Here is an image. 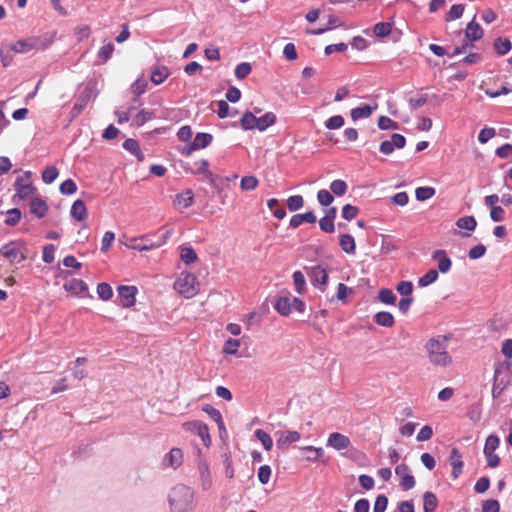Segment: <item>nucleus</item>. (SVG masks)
Segmentation results:
<instances>
[{
    "mask_svg": "<svg viewBox=\"0 0 512 512\" xmlns=\"http://www.w3.org/2000/svg\"><path fill=\"white\" fill-rule=\"evenodd\" d=\"M449 339L450 336L437 335L426 342L424 348L433 366L446 368L452 364L453 359L448 352Z\"/></svg>",
    "mask_w": 512,
    "mask_h": 512,
    "instance_id": "f257e3e1",
    "label": "nucleus"
},
{
    "mask_svg": "<svg viewBox=\"0 0 512 512\" xmlns=\"http://www.w3.org/2000/svg\"><path fill=\"white\" fill-rule=\"evenodd\" d=\"M194 491L185 485H176L170 492L169 505L172 512H190L194 509Z\"/></svg>",
    "mask_w": 512,
    "mask_h": 512,
    "instance_id": "f03ea898",
    "label": "nucleus"
},
{
    "mask_svg": "<svg viewBox=\"0 0 512 512\" xmlns=\"http://www.w3.org/2000/svg\"><path fill=\"white\" fill-rule=\"evenodd\" d=\"M0 255L7 258L11 263L18 264L27 259L28 248L22 241H13L1 247Z\"/></svg>",
    "mask_w": 512,
    "mask_h": 512,
    "instance_id": "7ed1b4c3",
    "label": "nucleus"
},
{
    "mask_svg": "<svg viewBox=\"0 0 512 512\" xmlns=\"http://www.w3.org/2000/svg\"><path fill=\"white\" fill-rule=\"evenodd\" d=\"M197 278L194 274L182 272L174 283L175 290L186 298L197 294Z\"/></svg>",
    "mask_w": 512,
    "mask_h": 512,
    "instance_id": "20e7f679",
    "label": "nucleus"
},
{
    "mask_svg": "<svg viewBox=\"0 0 512 512\" xmlns=\"http://www.w3.org/2000/svg\"><path fill=\"white\" fill-rule=\"evenodd\" d=\"M30 175V172H25L24 175L19 176L14 183L16 195L20 199L24 200L30 198L35 191V188L30 181Z\"/></svg>",
    "mask_w": 512,
    "mask_h": 512,
    "instance_id": "39448f33",
    "label": "nucleus"
},
{
    "mask_svg": "<svg viewBox=\"0 0 512 512\" xmlns=\"http://www.w3.org/2000/svg\"><path fill=\"white\" fill-rule=\"evenodd\" d=\"M183 428L187 431L196 433L206 447L211 444L208 426L201 421H190L183 424Z\"/></svg>",
    "mask_w": 512,
    "mask_h": 512,
    "instance_id": "423d86ee",
    "label": "nucleus"
},
{
    "mask_svg": "<svg viewBox=\"0 0 512 512\" xmlns=\"http://www.w3.org/2000/svg\"><path fill=\"white\" fill-rule=\"evenodd\" d=\"M91 97V90L89 88H85L76 99V102L74 106L72 107L69 115L68 120L69 122H72L74 119H76L81 112L86 108L89 100Z\"/></svg>",
    "mask_w": 512,
    "mask_h": 512,
    "instance_id": "0eeeda50",
    "label": "nucleus"
},
{
    "mask_svg": "<svg viewBox=\"0 0 512 512\" xmlns=\"http://www.w3.org/2000/svg\"><path fill=\"white\" fill-rule=\"evenodd\" d=\"M131 242L132 243L129 245L130 248L137 251H148L161 247L166 242V238L159 237L157 241H152L148 237H143L140 239H133Z\"/></svg>",
    "mask_w": 512,
    "mask_h": 512,
    "instance_id": "6e6552de",
    "label": "nucleus"
},
{
    "mask_svg": "<svg viewBox=\"0 0 512 512\" xmlns=\"http://www.w3.org/2000/svg\"><path fill=\"white\" fill-rule=\"evenodd\" d=\"M326 446L337 451H341L348 449L351 446V441L346 435L339 432H333L329 434Z\"/></svg>",
    "mask_w": 512,
    "mask_h": 512,
    "instance_id": "1a4fd4ad",
    "label": "nucleus"
},
{
    "mask_svg": "<svg viewBox=\"0 0 512 512\" xmlns=\"http://www.w3.org/2000/svg\"><path fill=\"white\" fill-rule=\"evenodd\" d=\"M117 291L121 306L131 307L135 304V296L137 293L135 286L122 285L118 287Z\"/></svg>",
    "mask_w": 512,
    "mask_h": 512,
    "instance_id": "9d476101",
    "label": "nucleus"
},
{
    "mask_svg": "<svg viewBox=\"0 0 512 512\" xmlns=\"http://www.w3.org/2000/svg\"><path fill=\"white\" fill-rule=\"evenodd\" d=\"M39 38L38 37H29L26 39H19L15 43L11 45V50L15 53H28L32 51L33 49H36L39 45Z\"/></svg>",
    "mask_w": 512,
    "mask_h": 512,
    "instance_id": "9b49d317",
    "label": "nucleus"
},
{
    "mask_svg": "<svg viewBox=\"0 0 512 512\" xmlns=\"http://www.w3.org/2000/svg\"><path fill=\"white\" fill-rule=\"evenodd\" d=\"M278 438L276 446L279 450H285L291 443L297 442L301 438V434L297 431L277 432Z\"/></svg>",
    "mask_w": 512,
    "mask_h": 512,
    "instance_id": "f8f14e48",
    "label": "nucleus"
},
{
    "mask_svg": "<svg viewBox=\"0 0 512 512\" xmlns=\"http://www.w3.org/2000/svg\"><path fill=\"white\" fill-rule=\"evenodd\" d=\"M198 471L200 475V485L203 491H207L212 486V477L209 466L205 460H199Z\"/></svg>",
    "mask_w": 512,
    "mask_h": 512,
    "instance_id": "ddd939ff",
    "label": "nucleus"
},
{
    "mask_svg": "<svg viewBox=\"0 0 512 512\" xmlns=\"http://www.w3.org/2000/svg\"><path fill=\"white\" fill-rule=\"evenodd\" d=\"M307 274L310 277L311 282L314 285H317V284L325 285L327 283L328 273L320 265L309 268V271H307Z\"/></svg>",
    "mask_w": 512,
    "mask_h": 512,
    "instance_id": "4468645a",
    "label": "nucleus"
},
{
    "mask_svg": "<svg viewBox=\"0 0 512 512\" xmlns=\"http://www.w3.org/2000/svg\"><path fill=\"white\" fill-rule=\"evenodd\" d=\"M213 140V136L210 133H198L196 134L191 146L187 150V155H190L192 151L203 149L210 145Z\"/></svg>",
    "mask_w": 512,
    "mask_h": 512,
    "instance_id": "2eb2a0df",
    "label": "nucleus"
},
{
    "mask_svg": "<svg viewBox=\"0 0 512 512\" xmlns=\"http://www.w3.org/2000/svg\"><path fill=\"white\" fill-rule=\"evenodd\" d=\"M449 460L452 466V477L457 479L463 471L462 456L457 448L451 450Z\"/></svg>",
    "mask_w": 512,
    "mask_h": 512,
    "instance_id": "dca6fc26",
    "label": "nucleus"
},
{
    "mask_svg": "<svg viewBox=\"0 0 512 512\" xmlns=\"http://www.w3.org/2000/svg\"><path fill=\"white\" fill-rule=\"evenodd\" d=\"M183 462V452L180 448H172L164 457V464L178 468Z\"/></svg>",
    "mask_w": 512,
    "mask_h": 512,
    "instance_id": "f3484780",
    "label": "nucleus"
},
{
    "mask_svg": "<svg viewBox=\"0 0 512 512\" xmlns=\"http://www.w3.org/2000/svg\"><path fill=\"white\" fill-rule=\"evenodd\" d=\"M194 202V193L191 189H186L185 191L177 194L174 199V205L179 209H186L190 207Z\"/></svg>",
    "mask_w": 512,
    "mask_h": 512,
    "instance_id": "a211bd4d",
    "label": "nucleus"
},
{
    "mask_svg": "<svg viewBox=\"0 0 512 512\" xmlns=\"http://www.w3.org/2000/svg\"><path fill=\"white\" fill-rule=\"evenodd\" d=\"M432 258L438 260V270L441 273H447L451 269L452 261L444 250H436L432 254Z\"/></svg>",
    "mask_w": 512,
    "mask_h": 512,
    "instance_id": "6ab92c4d",
    "label": "nucleus"
},
{
    "mask_svg": "<svg viewBox=\"0 0 512 512\" xmlns=\"http://www.w3.org/2000/svg\"><path fill=\"white\" fill-rule=\"evenodd\" d=\"M317 221V218L315 214L312 211H308L303 214H295L291 217L289 225L292 228L299 227L302 223L306 222L309 224H315Z\"/></svg>",
    "mask_w": 512,
    "mask_h": 512,
    "instance_id": "aec40b11",
    "label": "nucleus"
},
{
    "mask_svg": "<svg viewBox=\"0 0 512 512\" xmlns=\"http://www.w3.org/2000/svg\"><path fill=\"white\" fill-rule=\"evenodd\" d=\"M275 310L282 316H287L292 311V302L290 296H281L277 299L275 305Z\"/></svg>",
    "mask_w": 512,
    "mask_h": 512,
    "instance_id": "412c9836",
    "label": "nucleus"
},
{
    "mask_svg": "<svg viewBox=\"0 0 512 512\" xmlns=\"http://www.w3.org/2000/svg\"><path fill=\"white\" fill-rule=\"evenodd\" d=\"M30 212L37 216L38 218H42L46 215L48 211V205L46 202L41 198H34L30 202Z\"/></svg>",
    "mask_w": 512,
    "mask_h": 512,
    "instance_id": "4be33fe9",
    "label": "nucleus"
},
{
    "mask_svg": "<svg viewBox=\"0 0 512 512\" xmlns=\"http://www.w3.org/2000/svg\"><path fill=\"white\" fill-rule=\"evenodd\" d=\"M70 214L77 221L85 220L88 213L84 202L80 199L76 200L71 207Z\"/></svg>",
    "mask_w": 512,
    "mask_h": 512,
    "instance_id": "5701e85b",
    "label": "nucleus"
},
{
    "mask_svg": "<svg viewBox=\"0 0 512 512\" xmlns=\"http://www.w3.org/2000/svg\"><path fill=\"white\" fill-rule=\"evenodd\" d=\"M483 34V29L474 20L468 23L465 30L467 39L471 41H477L483 37Z\"/></svg>",
    "mask_w": 512,
    "mask_h": 512,
    "instance_id": "b1692460",
    "label": "nucleus"
},
{
    "mask_svg": "<svg viewBox=\"0 0 512 512\" xmlns=\"http://www.w3.org/2000/svg\"><path fill=\"white\" fill-rule=\"evenodd\" d=\"M339 245L347 254H354L356 251L355 240L350 234H341L339 237Z\"/></svg>",
    "mask_w": 512,
    "mask_h": 512,
    "instance_id": "393cba45",
    "label": "nucleus"
},
{
    "mask_svg": "<svg viewBox=\"0 0 512 512\" xmlns=\"http://www.w3.org/2000/svg\"><path fill=\"white\" fill-rule=\"evenodd\" d=\"M194 166H195V169H194V170H192V173H193V174H202V175H204V177H205L207 180H209V181L213 182V180H214V175H213V173L208 169V167H209V162H208V160H206V159H202V160H200V161L196 162V163L194 164Z\"/></svg>",
    "mask_w": 512,
    "mask_h": 512,
    "instance_id": "a878e982",
    "label": "nucleus"
},
{
    "mask_svg": "<svg viewBox=\"0 0 512 512\" xmlns=\"http://www.w3.org/2000/svg\"><path fill=\"white\" fill-rule=\"evenodd\" d=\"M493 47L496 53L502 56L507 54L511 50L512 43L508 38L497 37L494 40Z\"/></svg>",
    "mask_w": 512,
    "mask_h": 512,
    "instance_id": "bb28decb",
    "label": "nucleus"
},
{
    "mask_svg": "<svg viewBox=\"0 0 512 512\" xmlns=\"http://www.w3.org/2000/svg\"><path fill=\"white\" fill-rule=\"evenodd\" d=\"M300 450L304 453L308 461H317L324 455V450L321 447L305 446L300 448Z\"/></svg>",
    "mask_w": 512,
    "mask_h": 512,
    "instance_id": "cd10ccee",
    "label": "nucleus"
},
{
    "mask_svg": "<svg viewBox=\"0 0 512 512\" xmlns=\"http://www.w3.org/2000/svg\"><path fill=\"white\" fill-rule=\"evenodd\" d=\"M438 506V500L436 495L427 491L423 495V510L424 512H434Z\"/></svg>",
    "mask_w": 512,
    "mask_h": 512,
    "instance_id": "c85d7f7f",
    "label": "nucleus"
},
{
    "mask_svg": "<svg viewBox=\"0 0 512 512\" xmlns=\"http://www.w3.org/2000/svg\"><path fill=\"white\" fill-rule=\"evenodd\" d=\"M374 321L382 327H392L395 323L394 316L386 311H381L375 314Z\"/></svg>",
    "mask_w": 512,
    "mask_h": 512,
    "instance_id": "c756f323",
    "label": "nucleus"
},
{
    "mask_svg": "<svg viewBox=\"0 0 512 512\" xmlns=\"http://www.w3.org/2000/svg\"><path fill=\"white\" fill-rule=\"evenodd\" d=\"M276 122V115L273 112H267L261 117H257L256 128L260 131L266 130Z\"/></svg>",
    "mask_w": 512,
    "mask_h": 512,
    "instance_id": "7c9ffc66",
    "label": "nucleus"
},
{
    "mask_svg": "<svg viewBox=\"0 0 512 512\" xmlns=\"http://www.w3.org/2000/svg\"><path fill=\"white\" fill-rule=\"evenodd\" d=\"M123 148L137 157L139 161L144 160V154L141 152L138 142L129 138L124 141Z\"/></svg>",
    "mask_w": 512,
    "mask_h": 512,
    "instance_id": "2f4dec72",
    "label": "nucleus"
},
{
    "mask_svg": "<svg viewBox=\"0 0 512 512\" xmlns=\"http://www.w3.org/2000/svg\"><path fill=\"white\" fill-rule=\"evenodd\" d=\"M64 288L66 291L73 292L75 294H80L87 290V285L83 280L80 279H72L66 284H64Z\"/></svg>",
    "mask_w": 512,
    "mask_h": 512,
    "instance_id": "473e14b6",
    "label": "nucleus"
},
{
    "mask_svg": "<svg viewBox=\"0 0 512 512\" xmlns=\"http://www.w3.org/2000/svg\"><path fill=\"white\" fill-rule=\"evenodd\" d=\"M240 123L244 130L255 129L257 125V117L252 112H245L240 119Z\"/></svg>",
    "mask_w": 512,
    "mask_h": 512,
    "instance_id": "72a5a7b5",
    "label": "nucleus"
},
{
    "mask_svg": "<svg viewBox=\"0 0 512 512\" xmlns=\"http://www.w3.org/2000/svg\"><path fill=\"white\" fill-rule=\"evenodd\" d=\"M169 76L167 67H157L151 72L150 79L154 84H161Z\"/></svg>",
    "mask_w": 512,
    "mask_h": 512,
    "instance_id": "f704fd0d",
    "label": "nucleus"
},
{
    "mask_svg": "<svg viewBox=\"0 0 512 512\" xmlns=\"http://www.w3.org/2000/svg\"><path fill=\"white\" fill-rule=\"evenodd\" d=\"M456 226L471 232L475 230L477 221L473 216H464L456 221Z\"/></svg>",
    "mask_w": 512,
    "mask_h": 512,
    "instance_id": "c9c22d12",
    "label": "nucleus"
},
{
    "mask_svg": "<svg viewBox=\"0 0 512 512\" xmlns=\"http://www.w3.org/2000/svg\"><path fill=\"white\" fill-rule=\"evenodd\" d=\"M202 410L206 412L218 424L220 430L225 429L222 415L218 409L207 404L202 408Z\"/></svg>",
    "mask_w": 512,
    "mask_h": 512,
    "instance_id": "e433bc0d",
    "label": "nucleus"
},
{
    "mask_svg": "<svg viewBox=\"0 0 512 512\" xmlns=\"http://www.w3.org/2000/svg\"><path fill=\"white\" fill-rule=\"evenodd\" d=\"M372 111H373V109L369 105H363L360 107H356L351 110V118L353 120L367 118L372 114Z\"/></svg>",
    "mask_w": 512,
    "mask_h": 512,
    "instance_id": "4c0bfd02",
    "label": "nucleus"
},
{
    "mask_svg": "<svg viewBox=\"0 0 512 512\" xmlns=\"http://www.w3.org/2000/svg\"><path fill=\"white\" fill-rule=\"evenodd\" d=\"M378 299L384 304L393 305L396 301V295L391 289L382 288L378 293Z\"/></svg>",
    "mask_w": 512,
    "mask_h": 512,
    "instance_id": "58836bf2",
    "label": "nucleus"
},
{
    "mask_svg": "<svg viewBox=\"0 0 512 512\" xmlns=\"http://www.w3.org/2000/svg\"><path fill=\"white\" fill-rule=\"evenodd\" d=\"M255 436L261 442L266 451H270L272 449L273 441L271 436L267 432H265L262 429H257L255 431Z\"/></svg>",
    "mask_w": 512,
    "mask_h": 512,
    "instance_id": "ea45409f",
    "label": "nucleus"
},
{
    "mask_svg": "<svg viewBox=\"0 0 512 512\" xmlns=\"http://www.w3.org/2000/svg\"><path fill=\"white\" fill-rule=\"evenodd\" d=\"M293 283L299 294H303L306 291V280L301 271H295L293 273Z\"/></svg>",
    "mask_w": 512,
    "mask_h": 512,
    "instance_id": "a19ab883",
    "label": "nucleus"
},
{
    "mask_svg": "<svg viewBox=\"0 0 512 512\" xmlns=\"http://www.w3.org/2000/svg\"><path fill=\"white\" fill-rule=\"evenodd\" d=\"M258 179L253 176V175H249V176H244L242 177L241 181H240V188L243 190V191H251V190H254L256 189V187L258 186Z\"/></svg>",
    "mask_w": 512,
    "mask_h": 512,
    "instance_id": "79ce46f5",
    "label": "nucleus"
},
{
    "mask_svg": "<svg viewBox=\"0 0 512 512\" xmlns=\"http://www.w3.org/2000/svg\"><path fill=\"white\" fill-rule=\"evenodd\" d=\"M97 294L100 299L107 301L113 296V290L108 283L102 282L97 286Z\"/></svg>",
    "mask_w": 512,
    "mask_h": 512,
    "instance_id": "37998d69",
    "label": "nucleus"
},
{
    "mask_svg": "<svg viewBox=\"0 0 512 512\" xmlns=\"http://www.w3.org/2000/svg\"><path fill=\"white\" fill-rule=\"evenodd\" d=\"M437 279L438 271L435 269H430L425 275L419 278L418 284L421 287H425L434 283Z\"/></svg>",
    "mask_w": 512,
    "mask_h": 512,
    "instance_id": "c03bdc74",
    "label": "nucleus"
},
{
    "mask_svg": "<svg viewBox=\"0 0 512 512\" xmlns=\"http://www.w3.org/2000/svg\"><path fill=\"white\" fill-rule=\"evenodd\" d=\"M435 195V189L432 187H418L415 191V196L418 201H425Z\"/></svg>",
    "mask_w": 512,
    "mask_h": 512,
    "instance_id": "a18cd8bd",
    "label": "nucleus"
},
{
    "mask_svg": "<svg viewBox=\"0 0 512 512\" xmlns=\"http://www.w3.org/2000/svg\"><path fill=\"white\" fill-rule=\"evenodd\" d=\"M347 184L344 180L337 179L330 184V190L336 196H343L347 192Z\"/></svg>",
    "mask_w": 512,
    "mask_h": 512,
    "instance_id": "49530a36",
    "label": "nucleus"
},
{
    "mask_svg": "<svg viewBox=\"0 0 512 512\" xmlns=\"http://www.w3.org/2000/svg\"><path fill=\"white\" fill-rule=\"evenodd\" d=\"M392 25L388 22H379L375 24L373 32L377 37H386L391 33Z\"/></svg>",
    "mask_w": 512,
    "mask_h": 512,
    "instance_id": "de8ad7c7",
    "label": "nucleus"
},
{
    "mask_svg": "<svg viewBox=\"0 0 512 512\" xmlns=\"http://www.w3.org/2000/svg\"><path fill=\"white\" fill-rule=\"evenodd\" d=\"M114 51V45L111 42H108L107 44L103 45L99 51H98V59L101 63H105L108 61V59L111 57L112 53Z\"/></svg>",
    "mask_w": 512,
    "mask_h": 512,
    "instance_id": "09e8293b",
    "label": "nucleus"
},
{
    "mask_svg": "<svg viewBox=\"0 0 512 512\" xmlns=\"http://www.w3.org/2000/svg\"><path fill=\"white\" fill-rule=\"evenodd\" d=\"M154 117L153 112L147 111L145 109H142L134 118H133V125L135 126H142L147 121L151 120Z\"/></svg>",
    "mask_w": 512,
    "mask_h": 512,
    "instance_id": "8fccbe9b",
    "label": "nucleus"
},
{
    "mask_svg": "<svg viewBox=\"0 0 512 512\" xmlns=\"http://www.w3.org/2000/svg\"><path fill=\"white\" fill-rule=\"evenodd\" d=\"M463 12H464V5L455 4L450 8L449 12L446 14L445 20L450 22V21L459 19L460 17H462Z\"/></svg>",
    "mask_w": 512,
    "mask_h": 512,
    "instance_id": "3c124183",
    "label": "nucleus"
},
{
    "mask_svg": "<svg viewBox=\"0 0 512 512\" xmlns=\"http://www.w3.org/2000/svg\"><path fill=\"white\" fill-rule=\"evenodd\" d=\"M21 219V211L18 208L10 209L6 212L5 224L15 226Z\"/></svg>",
    "mask_w": 512,
    "mask_h": 512,
    "instance_id": "603ef678",
    "label": "nucleus"
},
{
    "mask_svg": "<svg viewBox=\"0 0 512 512\" xmlns=\"http://www.w3.org/2000/svg\"><path fill=\"white\" fill-rule=\"evenodd\" d=\"M58 169L54 166H48L43 170L42 179L46 184L53 183L58 177Z\"/></svg>",
    "mask_w": 512,
    "mask_h": 512,
    "instance_id": "864d4df0",
    "label": "nucleus"
},
{
    "mask_svg": "<svg viewBox=\"0 0 512 512\" xmlns=\"http://www.w3.org/2000/svg\"><path fill=\"white\" fill-rule=\"evenodd\" d=\"M304 205V199L301 195H293L287 199V207L290 211H297Z\"/></svg>",
    "mask_w": 512,
    "mask_h": 512,
    "instance_id": "5fc2aeb1",
    "label": "nucleus"
},
{
    "mask_svg": "<svg viewBox=\"0 0 512 512\" xmlns=\"http://www.w3.org/2000/svg\"><path fill=\"white\" fill-rule=\"evenodd\" d=\"M240 347V341L238 339L230 338L225 341L223 346V352L225 354L235 355Z\"/></svg>",
    "mask_w": 512,
    "mask_h": 512,
    "instance_id": "6e6d98bb",
    "label": "nucleus"
},
{
    "mask_svg": "<svg viewBox=\"0 0 512 512\" xmlns=\"http://www.w3.org/2000/svg\"><path fill=\"white\" fill-rule=\"evenodd\" d=\"M181 260L185 264H191L197 260V254L193 248L184 247L181 249Z\"/></svg>",
    "mask_w": 512,
    "mask_h": 512,
    "instance_id": "4d7b16f0",
    "label": "nucleus"
},
{
    "mask_svg": "<svg viewBox=\"0 0 512 512\" xmlns=\"http://www.w3.org/2000/svg\"><path fill=\"white\" fill-rule=\"evenodd\" d=\"M317 200L322 206H329L334 201V197L330 191L321 189L317 193Z\"/></svg>",
    "mask_w": 512,
    "mask_h": 512,
    "instance_id": "13d9d810",
    "label": "nucleus"
},
{
    "mask_svg": "<svg viewBox=\"0 0 512 512\" xmlns=\"http://www.w3.org/2000/svg\"><path fill=\"white\" fill-rule=\"evenodd\" d=\"M251 70H252V67H251L250 63H247V62L240 63L235 68V76L238 79L242 80L250 74Z\"/></svg>",
    "mask_w": 512,
    "mask_h": 512,
    "instance_id": "bf43d9fd",
    "label": "nucleus"
},
{
    "mask_svg": "<svg viewBox=\"0 0 512 512\" xmlns=\"http://www.w3.org/2000/svg\"><path fill=\"white\" fill-rule=\"evenodd\" d=\"M500 444V440L496 435H489L486 438L484 454H488L489 452H494Z\"/></svg>",
    "mask_w": 512,
    "mask_h": 512,
    "instance_id": "052dcab7",
    "label": "nucleus"
},
{
    "mask_svg": "<svg viewBox=\"0 0 512 512\" xmlns=\"http://www.w3.org/2000/svg\"><path fill=\"white\" fill-rule=\"evenodd\" d=\"M358 212L359 209L356 206L346 204L342 208V217L347 221H351L358 215Z\"/></svg>",
    "mask_w": 512,
    "mask_h": 512,
    "instance_id": "680f3d73",
    "label": "nucleus"
},
{
    "mask_svg": "<svg viewBox=\"0 0 512 512\" xmlns=\"http://www.w3.org/2000/svg\"><path fill=\"white\" fill-rule=\"evenodd\" d=\"M396 291L402 296L411 297L413 284L410 281H401L397 284Z\"/></svg>",
    "mask_w": 512,
    "mask_h": 512,
    "instance_id": "e2e57ef3",
    "label": "nucleus"
},
{
    "mask_svg": "<svg viewBox=\"0 0 512 512\" xmlns=\"http://www.w3.org/2000/svg\"><path fill=\"white\" fill-rule=\"evenodd\" d=\"M344 125V118L341 115H335L330 117L326 122V128L330 130L339 129Z\"/></svg>",
    "mask_w": 512,
    "mask_h": 512,
    "instance_id": "0e129e2a",
    "label": "nucleus"
},
{
    "mask_svg": "<svg viewBox=\"0 0 512 512\" xmlns=\"http://www.w3.org/2000/svg\"><path fill=\"white\" fill-rule=\"evenodd\" d=\"M272 470L269 465H262L258 469V479L261 484H267L270 480Z\"/></svg>",
    "mask_w": 512,
    "mask_h": 512,
    "instance_id": "69168bd1",
    "label": "nucleus"
},
{
    "mask_svg": "<svg viewBox=\"0 0 512 512\" xmlns=\"http://www.w3.org/2000/svg\"><path fill=\"white\" fill-rule=\"evenodd\" d=\"M76 190V183L72 179H67L60 185V192L64 195H72Z\"/></svg>",
    "mask_w": 512,
    "mask_h": 512,
    "instance_id": "338daca9",
    "label": "nucleus"
},
{
    "mask_svg": "<svg viewBox=\"0 0 512 512\" xmlns=\"http://www.w3.org/2000/svg\"><path fill=\"white\" fill-rule=\"evenodd\" d=\"M388 505V498L385 495H378L376 497L373 511L374 512H385Z\"/></svg>",
    "mask_w": 512,
    "mask_h": 512,
    "instance_id": "774afa93",
    "label": "nucleus"
}]
</instances>
